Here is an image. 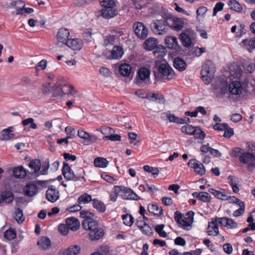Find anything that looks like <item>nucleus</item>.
Returning a JSON list of instances; mask_svg holds the SVG:
<instances>
[{"label":"nucleus","instance_id":"6e6d98bb","mask_svg":"<svg viewBox=\"0 0 255 255\" xmlns=\"http://www.w3.org/2000/svg\"><path fill=\"white\" fill-rule=\"evenodd\" d=\"M164 226V224L157 225L155 226V231L162 238H166L167 236V233L163 231Z\"/></svg>","mask_w":255,"mask_h":255},{"label":"nucleus","instance_id":"0e129e2a","mask_svg":"<svg viewBox=\"0 0 255 255\" xmlns=\"http://www.w3.org/2000/svg\"><path fill=\"white\" fill-rule=\"evenodd\" d=\"M101 5L103 8L115 7V2L113 0H103L101 2Z\"/></svg>","mask_w":255,"mask_h":255},{"label":"nucleus","instance_id":"49530a36","mask_svg":"<svg viewBox=\"0 0 255 255\" xmlns=\"http://www.w3.org/2000/svg\"><path fill=\"white\" fill-rule=\"evenodd\" d=\"M92 201H93L91 196L87 193L81 195L78 199V202L79 204H87Z\"/></svg>","mask_w":255,"mask_h":255},{"label":"nucleus","instance_id":"a878e982","mask_svg":"<svg viewBox=\"0 0 255 255\" xmlns=\"http://www.w3.org/2000/svg\"><path fill=\"white\" fill-rule=\"evenodd\" d=\"M157 45V41L154 38L150 37L147 39L143 44L144 48L148 51L152 50Z\"/></svg>","mask_w":255,"mask_h":255},{"label":"nucleus","instance_id":"412c9836","mask_svg":"<svg viewBox=\"0 0 255 255\" xmlns=\"http://www.w3.org/2000/svg\"><path fill=\"white\" fill-rule=\"evenodd\" d=\"M148 211L149 213L157 215L158 216H162L163 215L162 207L159 206L156 204H150L148 205Z\"/></svg>","mask_w":255,"mask_h":255},{"label":"nucleus","instance_id":"4468645a","mask_svg":"<svg viewBox=\"0 0 255 255\" xmlns=\"http://www.w3.org/2000/svg\"><path fill=\"white\" fill-rule=\"evenodd\" d=\"M14 130L13 127H9L3 129L0 133V138L2 140H8L14 137L12 132Z\"/></svg>","mask_w":255,"mask_h":255},{"label":"nucleus","instance_id":"e433bc0d","mask_svg":"<svg viewBox=\"0 0 255 255\" xmlns=\"http://www.w3.org/2000/svg\"><path fill=\"white\" fill-rule=\"evenodd\" d=\"M13 217L15 221L19 224L22 223L25 220L24 217L23 211L20 208L15 209Z\"/></svg>","mask_w":255,"mask_h":255},{"label":"nucleus","instance_id":"e2e57ef3","mask_svg":"<svg viewBox=\"0 0 255 255\" xmlns=\"http://www.w3.org/2000/svg\"><path fill=\"white\" fill-rule=\"evenodd\" d=\"M4 236L7 239L11 240L15 238L16 233L14 230L9 229L5 232Z\"/></svg>","mask_w":255,"mask_h":255},{"label":"nucleus","instance_id":"c756f323","mask_svg":"<svg viewBox=\"0 0 255 255\" xmlns=\"http://www.w3.org/2000/svg\"><path fill=\"white\" fill-rule=\"evenodd\" d=\"M62 81L60 80L57 81L52 90L53 97H58L62 96Z\"/></svg>","mask_w":255,"mask_h":255},{"label":"nucleus","instance_id":"4d7b16f0","mask_svg":"<svg viewBox=\"0 0 255 255\" xmlns=\"http://www.w3.org/2000/svg\"><path fill=\"white\" fill-rule=\"evenodd\" d=\"M143 169L145 171L151 173L153 175H157L159 173V170L157 168L151 167L149 165H144Z\"/></svg>","mask_w":255,"mask_h":255},{"label":"nucleus","instance_id":"680f3d73","mask_svg":"<svg viewBox=\"0 0 255 255\" xmlns=\"http://www.w3.org/2000/svg\"><path fill=\"white\" fill-rule=\"evenodd\" d=\"M58 230L62 235L66 236L69 233V228L67 224H61L58 226Z\"/></svg>","mask_w":255,"mask_h":255},{"label":"nucleus","instance_id":"c03bdc74","mask_svg":"<svg viewBox=\"0 0 255 255\" xmlns=\"http://www.w3.org/2000/svg\"><path fill=\"white\" fill-rule=\"evenodd\" d=\"M1 200L6 203H11L13 200L12 193L9 191H5L3 192L1 195Z\"/></svg>","mask_w":255,"mask_h":255},{"label":"nucleus","instance_id":"bf43d9fd","mask_svg":"<svg viewBox=\"0 0 255 255\" xmlns=\"http://www.w3.org/2000/svg\"><path fill=\"white\" fill-rule=\"evenodd\" d=\"M118 186H114V191L111 192L110 195V199L113 202H115L117 199L118 195L121 196V193L120 189L117 190L116 187Z\"/></svg>","mask_w":255,"mask_h":255},{"label":"nucleus","instance_id":"3c124183","mask_svg":"<svg viewBox=\"0 0 255 255\" xmlns=\"http://www.w3.org/2000/svg\"><path fill=\"white\" fill-rule=\"evenodd\" d=\"M139 188L140 190H141L142 188L144 191L150 193H153L157 190V188L154 185H149L148 184L141 185L139 186Z\"/></svg>","mask_w":255,"mask_h":255},{"label":"nucleus","instance_id":"39448f33","mask_svg":"<svg viewBox=\"0 0 255 255\" xmlns=\"http://www.w3.org/2000/svg\"><path fill=\"white\" fill-rule=\"evenodd\" d=\"M166 23L171 29L176 31L181 30L185 24L183 19L174 16H168L166 18Z\"/></svg>","mask_w":255,"mask_h":255},{"label":"nucleus","instance_id":"b1692460","mask_svg":"<svg viewBox=\"0 0 255 255\" xmlns=\"http://www.w3.org/2000/svg\"><path fill=\"white\" fill-rule=\"evenodd\" d=\"M41 166V161L38 159H35L31 160L28 164L29 167L33 170L32 174H35V175H37L40 170Z\"/></svg>","mask_w":255,"mask_h":255},{"label":"nucleus","instance_id":"8fccbe9b","mask_svg":"<svg viewBox=\"0 0 255 255\" xmlns=\"http://www.w3.org/2000/svg\"><path fill=\"white\" fill-rule=\"evenodd\" d=\"M124 223L128 226L130 227L134 222V218L130 214H126L122 216Z\"/></svg>","mask_w":255,"mask_h":255},{"label":"nucleus","instance_id":"f257e3e1","mask_svg":"<svg viewBox=\"0 0 255 255\" xmlns=\"http://www.w3.org/2000/svg\"><path fill=\"white\" fill-rule=\"evenodd\" d=\"M82 226L85 230L90 231L89 236L92 240H98L104 235V229L98 226L96 221L86 220L82 223Z\"/></svg>","mask_w":255,"mask_h":255},{"label":"nucleus","instance_id":"2eb2a0df","mask_svg":"<svg viewBox=\"0 0 255 255\" xmlns=\"http://www.w3.org/2000/svg\"><path fill=\"white\" fill-rule=\"evenodd\" d=\"M207 234L209 236H216L219 234L218 225L214 218L208 223L207 228Z\"/></svg>","mask_w":255,"mask_h":255},{"label":"nucleus","instance_id":"20e7f679","mask_svg":"<svg viewBox=\"0 0 255 255\" xmlns=\"http://www.w3.org/2000/svg\"><path fill=\"white\" fill-rule=\"evenodd\" d=\"M150 28L152 31L155 34L163 35L168 30L166 20L156 19L150 24Z\"/></svg>","mask_w":255,"mask_h":255},{"label":"nucleus","instance_id":"423d86ee","mask_svg":"<svg viewBox=\"0 0 255 255\" xmlns=\"http://www.w3.org/2000/svg\"><path fill=\"white\" fill-rule=\"evenodd\" d=\"M133 28L135 35L138 38L144 39L148 34V29L142 22H136L133 25Z\"/></svg>","mask_w":255,"mask_h":255},{"label":"nucleus","instance_id":"f3484780","mask_svg":"<svg viewBox=\"0 0 255 255\" xmlns=\"http://www.w3.org/2000/svg\"><path fill=\"white\" fill-rule=\"evenodd\" d=\"M66 45L74 50H79L82 48L83 42L79 39H69Z\"/></svg>","mask_w":255,"mask_h":255},{"label":"nucleus","instance_id":"052dcab7","mask_svg":"<svg viewBox=\"0 0 255 255\" xmlns=\"http://www.w3.org/2000/svg\"><path fill=\"white\" fill-rule=\"evenodd\" d=\"M195 137L199 139H203L205 136V133L200 128H195V131L193 132V134Z\"/></svg>","mask_w":255,"mask_h":255},{"label":"nucleus","instance_id":"a211bd4d","mask_svg":"<svg viewBox=\"0 0 255 255\" xmlns=\"http://www.w3.org/2000/svg\"><path fill=\"white\" fill-rule=\"evenodd\" d=\"M66 223L69 229L73 231H77L80 228V222L75 217L68 218L66 220Z\"/></svg>","mask_w":255,"mask_h":255},{"label":"nucleus","instance_id":"0eeeda50","mask_svg":"<svg viewBox=\"0 0 255 255\" xmlns=\"http://www.w3.org/2000/svg\"><path fill=\"white\" fill-rule=\"evenodd\" d=\"M158 70L163 77L168 80H171L175 76L174 70L167 64L162 63L160 64Z\"/></svg>","mask_w":255,"mask_h":255},{"label":"nucleus","instance_id":"79ce46f5","mask_svg":"<svg viewBox=\"0 0 255 255\" xmlns=\"http://www.w3.org/2000/svg\"><path fill=\"white\" fill-rule=\"evenodd\" d=\"M167 52L166 48L162 45H157L155 48V50L153 52L154 55L158 57L162 58L163 57Z\"/></svg>","mask_w":255,"mask_h":255},{"label":"nucleus","instance_id":"393cba45","mask_svg":"<svg viewBox=\"0 0 255 255\" xmlns=\"http://www.w3.org/2000/svg\"><path fill=\"white\" fill-rule=\"evenodd\" d=\"M208 191L219 199L225 200L229 199V195L225 190L220 191L213 188H209Z\"/></svg>","mask_w":255,"mask_h":255},{"label":"nucleus","instance_id":"de8ad7c7","mask_svg":"<svg viewBox=\"0 0 255 255\" xmlns=\"http://www.w3.org/2000/svg\"><path fill=\"white\" fill-rule=\"evenodd\" d=\"M207 11V8L204 6H200L196 11L197 19L198 21L203 19L205 16V14Z\"/></svg>","mask_w":255,"mask_h":255},{"label":"nucleus","instance_id":"6ab92c4d","mask_svg":"<svg viewBox=\"0 0 255 255\" xmlns=\"http://www.w3.org/2000/svg\"><path fill=\"white\" fill-rule=\"evenodd\" d=\"M38 189L36 185L33 183L27 184L24 188V192L26 196L32 197L37 193Z\"/></svg>","mask_w":255,"mask_h":255},{"label":"nucleus","instance_id":"a18cd8bd","mask_svg":"<svg viewBox=\"0 0 255 255\" xmlns=\"http://www.w3.org/2000/svg\"><path fill=\"white\" fill-rule=\"evenodd\" d=\"M180 38L182 44L186 47L189 46L192 43L191 39L188 34L185 32H182L180 35Z\"/></svg>","mask_w":255,"mask_h":255},{"label":"nucleus","instance_id":"13d9d810","mask_svg":"<svg viewBox=\"0 0 255 255\" xmlns=\"http://www.w3.org/2000/svg\"><path fill=\"white\" fill-rule=\"evenodd\" d=\"M139 226L141 227V231L145 235L150 236L153 234L151 228L147 224L143 223V226Z\"/></svg>","mask_w":255,"mask_h":255},{"label":"nucleus","instance_id":"5701e85b","mask_svg":"<svg viewBox=\"0 0 255 255\" xmlns=\"http://www.w3.org/2000/svg\"><path fill=\"white\" fill-rule=\"evenodd\" d=\"M240 161L244 164H248L255 161V156L248 152L243 153L240 156Z\"/></svg>","mask_w":255,"mask_h":255},{"label":"nucleus","instance_id":"4c0bfd02","mask_svg":"<svg viewBox=\"0 0 255 255\" xmlns=\"http://www.w3.org/2000/svg\"><path fill=\"white\" fill-rule=\"evenodd\" d=\"M93 206L99 212L104 213L106 211V206L104 203L100 200L96 199L93 200Z\"/></svg>","mask_w":255,"mask_h":255},{"label":"nucleus","instance_id":"7ed1b4c3","mask_svg":"<svg viewBox=\"0 0 255 255\" xmlns=\"http://www.w3.org/2000/svg\"><path fill=\"white\" fill-rule=\"evenodd\" d=\"M216 71V67L211 60H207L203 65L201 71L202 80L206 84L211 82Z\"/></svg>","mask_w":255,"mask_h":255},{"label":"nucleus","instance_id":"f8f14e48","mask_svg":"<svg viewBox=\"0 0 255 255\" xmlns=\"http://www.w3.org/2000/svg\"><path fill=\"white\" fill-rule=\"evenodd\" d=\"M243 90L242 84L239 81H233L229 85V92L233 95H240L242 93Z\"/></svg>","mask_w":255,"mask_h":255},{"label":"nucleus","instance_id":"dca6fc26","mask_svg":"<svg viewBox=\"0 0 255 255\" xmlns=\"http://www.w3.org/2000/svg\"><path fill=\"white\" fill-rule=\"evenodd\" d=\"M118 14V10L115 7L103 8L101 10L102 16L107 19L114 17Z\"/></svg>","mask_w":255,"mask_h":255},{"label":"nucleus","instance_id":"69168bd1","mask_svg":"<svg viewBox=\"0 0 255 255\" xmlns=\"http://www.w3.org/2000/svg\"><path fill=\"white\" fill-rule=\"evenodd\" d=\"M85 140L84 144L88 145L96 142L98 140V137L95 135H90L89 133Z\"/></svg>","mask_w":255,"mask_h":255},{"label":"nucleus","instance_id":"1a4fd4ad","mask_svg":"<svg viewBox=\"0 0 255 255\" xmlns=\"http://www.w3.org/2000/svg\"><path fill=\"white\" fill-rule=\"evenodd\" d=\"M59 192L54 185L49 186L46 193L47 199L52 202H56L59 198Z\"/></svg>","mask_w":255,"mask_h":255},{"label":"nucleus","instance_id":"37998d69","mask_svg":"<svg viewBox=\"0 0 255 255\" xmlns=\"http://www.w3.org/2000/svg\"><path fill=\"white\" fill-rule=\"evenodd\" d=\"M39 247L43 249H47L51 246L50 240L46 237H42L37 243Z\"/></svg>","mask_w":255,"mask_h":255},{"label":"nucleus","instance_id":"c9c22d12","mask_svg":"<svg viewBox=\"0 0 255 255\" xmlns=\"http://www.w3.org/2000/svg\"><path fill=\"white\" fill-rule=\"evenodd\" d=\"M124 54L123 48L121 46H115L112 51V56L114 59L121 58Z\"/></svg>","mask_w":255,"mask_h":255},{"label":"nucleus","instance_id":"4be33fe9","mask_svg":"<svg viewBox=\"0 0 255 255\" xmlns=\"http://www.w3.org/2000/svg\"><path fill=\"white\" fill-rule=\"evenodd\" d=\"M62 95L73 96L76 94V91L72 85L67 84L64 81H62Z\"/></svg>","mask_w":255,"mask_h":255},{"label":"nucleus","instance_id":"f704fd0d","mask_svg":"<svg viewBox=\"0 0 255 255\" xmlns=\"http://www.w3.org/2000/svg\"><path fill=\"white\" fill-rule=\"evenodd\" d=\"M81 248L80 246L73 245L69 246L67 249L68 255H78L80 253Z\"/></svg>","mask_w":255,"mask_h":255},{"label":"nucleus","instance_id":"6e6552de","mask_svg":"<svg viewBox=\"0 0 255 255\" xmlns=\"http://www.w3.org/2000/svg\"><path fill=\"white\" fill-rule=\"evenodd\" d=\"M117 190L120 189L121 193H123L121 196L125 199H133L137 200L139 197L136 195L131 189L124 186H119L116 187Z\"/></svg>","mask_w":255,"mask_h":255},{"label":"nucleus","instance_id":"c85d7f7f","mask_svg":"<svg viewBox=\"0 0 255 255\" xmlns=\"http://www.w3.org/2000/svg\"><path fill=\"white\" fill-rule=\"evenodd\" d=\"M10 5L15 8L16 14H22L23 13L25 4L23 1H12L10 3Z\"/></svg>","mask_w":255,"mask_h":255},{"label":"nucleus","instance_id":"f03ea898","mask_svg":"<svg viewBox=\"0 0 255 255\" xmlns=\"http://www.w3.org/2000/svg\"><path fill=\"white\" fill-rule=\"evenodd\" d=\"M194 213L190 211L184 215L178 211L174 213V218L179 226L182 229L189 230L191 228L194 220Z\"/></svg>","mask_w":255,"mask_h":255},{"label":"nucleus","instance_id":"473e14b6","mask_svg":"<svg viewBox=\"0 0 255 255\" xmlns=\"http://www.w3.org/2000/svg\"><path fill=\"white\" fill-rule=\"evenodd\" d=\"M131 72V67L129 64H122L119 67V72L123 76H128Z\"/></svg>","mask_w":255,"mask_h":255},{"label":"nucleus","instance_id":"774afa93","mask_svg":"<svg viewBox=\"0 0 255 255\" xmlns=\"http://www.w3.org/2000/svg\"><path fill=\"white\" fill-rule=\"evenodd\" d=\"M224 5V4L222 2H217L214 7L213 15L215 16L218 11L222 10Z\"/></svg>","mask_w":255,"mask_h":255},{"label":"nucleus","instance_id":"58836bf2","mask_svg":"<svg viewBox=\"0 0 255 255\" xmlns=\"http://www.w3.org/2000/svg\"><path fill=\"white\" fill-rule=\"evenodd\" d=\"M137 74L138 77L141 80H145L149 78L150 71L146 68L142 67L138 70Z\"/></svg>","mask_w":255,"mask_h":255},{"label":"nucleus","instance_id":"5fc2aeb1","mask_svg":"<svg viewBox=\"0 0 255 255\" xmlns=\"http://www.w3.org/2000/svg\"><path fill=\"white\" fill-rule=\"evenodd\" d=\"M80 216L82 218H84V220L82 221V223H83L86 220L88 219H90L92 221H96L95 220L92 219V218L94 216V214L92 213L89 212L88 211L82 210L80 212Z\"/></svg>","mask_w":255,"mask_h":255},{"label":"nucleus","instance_id":"72a5a7b5","mask_svg":"<svg viewBox=\"0 0 255 255\" xmlns=\"http://www.w3.org/2000/svg\"><path fill=\"white\" fill-rule=\"evenodd\" d=\"M230 75L231 76L239 78L242 74V70L238 65H233L230 68Z\"/></svg>","mask_w":255,"mask_h":255},{"label":"nucleus","instance_id":"bb28decb","mask_svg":"<svg viewBox=\"0 0 255 255\" xmlns=\"http://www.w3.org/2000/svg\"><path fill=\"white\" fill-rule=\"evenodd\" d=\"M174 67L179 71H183L185 70L187 64L184 59L180 57H176L173 61Z\"/></svg>","mask_w":255,"mask_h":255},{"label":"nucleus","instance_id":"864d4df0","mask_svg":"<svg viewBox=\"0 0 255 255\" xmlns=\"http://www.w3.org/2000/svg\"><path fill=\"white\" fill-rule=\"evenodd\" d=\"M182 132L188 134L192 135L193 132L195 131V128L190 125L182 126L181 128Z\"/></svg>","mask_w":255,"mask_h":255},{"label":"nucleus","instance_id":"9d476101","mask_svg":"<svg viewBox=\"0 0 255 255\" xmlns=\"http://www.w3.org/2000/svg\"><path fill=\"white\" fill-rule=\"evenodd\" d=\"M188 165L189 167L193 168L196 173L200 175H203L206 172L203 164L195 159H190L188 163Z\"/></svg>","mask_w":255,"mask_h":255},{"label":"nucleus","instance_id":"603ef678","mask_svg":"<svg viewBox=\"0 0 255 255\" xmlns=\"http://www.w3.org/2000/svg\"><path fill=\"white\" fill-rule=\"evenodd\" d=\"M92 30L88 28L86 29L83 33L84 40L86 42H90L93 40Z\"/></svg>","mask_w":255,"mask_h":255},{"label":"nucleus","instance_id":"cd10ccee","mask_svg":"<svg viewBox=\"0 0 255 255\" xmlns=\"http://www.w3.org/2000/svg\"><path fill=\"white\" fill-rule=\"evenodd\" d=\"M242 46L250 52L255 48V38L250 39H245L242 42Z\"/></svg>","mask_w":255,"mask_h":255},{"label":"nucleus","instance_id":"2f4dec72","mask_svg":"<svg viewBox=\"0 0 255 255\" xmlns=\"http://www.w3.org/2000/svg\"><path fill=\"white\" fill-rule=\"evenodd\" d=\"M229 183L232 186L233 191L234 193H238L239 191V188L238 187L239 181L236 177L234 175H230L228 178Z\"/></svg>","mask_w":255,"mask_h":255},{"label":"nucleus","instance_id":"aec40b11","mask_svg":"<svg viewBox=\"0 0 255 255\" xmlns=\"http://www.w3.org/2000/svg\"><path fill=\"white\" fill-rule=\"evenodd\" d=\"M27 173L26 170L22 165L14 168L12 171L13 175L17 178H23Z\"/></svg>","mask_w":255,"mask_h":255},{"label":"nucleus","instance_id":"ddd939ff","mask_svg":"<svg viewBox=\"0 0 255 255\" xmlns=\"http://www.w3.org/2000/svg\"><path fill=\"white\" fill-rule=\"evenodd\" d=\"M62 173L64 177L67 180H76L77 178L75 176L70 167L67 162H64L62 168Z\"/></svg>","mask_w":255,"mask_h":255},{"label":"nucleus","instance_id":"9b49d317","mask_svg":"<svg viewBox=\"0 0 255 255\" xmlns=\"http://www.w3.org/2000/svg\"><path fill=\"white\" fill-rule=\"evenodd\" d=\"M70 33L68 29L66 28H60L57 35V44L61 46V44H66L67 41L69 39Z\"/></svg>","mask_w":255,"mask_h":255},{"label":"nucleus","instance_id":"a19ab883","mask_svg":"<svg viewBox=\"0 0 255 255\" xmlns=\"http://www.w3.org/2000/svg\"><path fill=\"white\" fill-rule=\"evenodd\" d=\"M94 163L97 167L105 168L108 166L109 161L105 158L97 157L95 159Z\"/></svg>","mask_w":255,"mask_h":255},{"label":"nucleus","instance_id":"7c9ffc66","mask_svg":"<svg viewBox=\"0 0 255 255\" xmlns=\"http://www.w3.org/2000/svg\"><path fill=\"white\" fill-rule=\"evenodd\" d=\"M165 43L168 48L175 49L178 46L177 38L174 36H167L165 39Z\"/></svg>","mask_w":255,"mask_h":255},{"label":"nucleus","instance_id":"338daca9","mask_svg":"<svg viewBox=\"0 0 255 255\" xmlns=\"http://www.w3.org/2000/svg\"><path fill=\"white\" fill-rule=\"evenodd\" d=\"M228 128V126L226 123H217L213 126L215 130H224Z\"/></svg>","mask_w":255,"mask_h":255},{"label":"nucleus","instance_id":"ea45409f","mask_svg":"<svg viewBox=\"0 0 255 255\" xmlns=\"http://www.w3.org/2000/svg\"><path fill=\"white\" fill-rule=\"evenodd\" d=\"M146 98L150 101H156L160 103H164V102L163 96L158 93H153L151 94H148L146 96Z\"/></svg>","mask_w":255,"mask_h":255},{"label":"nucleus","instance_id":"09e8293b","mask_svg":"<svg viewBox=\"0 0 255 255\" xmlns=\"http://www.w3.org/2000/svg\"><path fill=\"white\" fill-rule=\"evenodd\" d=\"M229 5L230 8L237 12H240L242 10L241 4L235 0H231L229 1Z\"/></svg>","mask_w":255,"mask_h":255}]
</instances>
